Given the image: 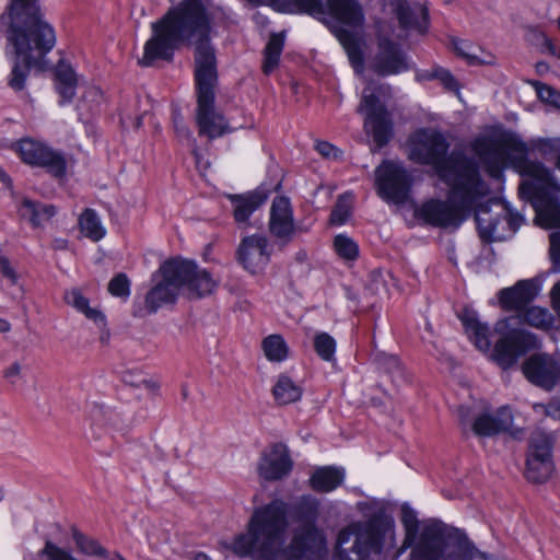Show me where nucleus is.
<instances>
[{
  "label": "nucleus",
  "mask_w": 560,
  "mask_h": 560,
  "mask_svg": "<svg viewBox=\"0 0 560 560\" xmlns=\"http://www.w3.org/2000/svg\"><path fill=\"white\" fill-rule=\"evenodd\" d=\"M173 5L151 24L152 36L144 45L139 63L171 60L182 45H195L197 94L214 92L218 79L214 48L210 44L211 21L202 0H173Z\"/></svg>",
  "instance_id": "f257e3e1"
},
{
  "label": "nucleus",
  "mask_w": 560,
  "mask_h": 560,
  "mask_svg": "<svg viewBox=\"0 0 560 560\" xmlns=\"http://www.w3.org/2000/svg\"><path fill=\"white\" fill-rule=\"evenodd\" d=\"M443 182L450 186L448 200L430 199L418 210L419 218L428 224L457 229L474 212L479 235L485 242L504 241L523 224V215L510 209L508 203L497 199L483 202L489 186L480 174Z\"/></svg>",
  "instance_id": "f03ea898"
},
{
  "label": "nucleus",
  "mask_w": 560,
  "mask_h": 560,
  "mask_svg": "<svg viewBox=\"0 0 560 560\" xmlns=\"http://www.w3.org/2000/svg\"><path fill=\"white\" fill-rule=\"evenodd\" d=\"M472 150L491 177L500 178L506 167L523 177L518 187L521 197L530 202L539 225L560 228V203L557 194L560 185L542 163L527 159V145L512 133L478 138Z\"/></svg>",
  "instance_id": "7ed1b4c3"
},
{
  "label": "nucleus",
  "mask_w": 560,
  "mask_h": 560,
  "mask_svg": "<svg viewBox=\"0 0 560 560\" xmlns=\"http://www.w3.org/2000/svg\"><path fill=\"white\" fill-rule=\"evenodd\" d=\"M9 16L8 47L14 55L9 85L21 91L30 69L39 66L55 47L56 33L44 20L38 0H11Z\"/></svg>",
  "instance_id": "20e7f679"
},
{
  "label": "nucleus",
  "mask_w": 560,
  "mask_h": 560,
  "mask_svg": "<svg viewBox=\"0 0 560 560\" xmlns=\"http://www.w3.org/2000/svg\"><path fill=\"white\" fill-rule=\"evenodd\" d=\"M359 511L364 521L343 527L337 538L332 560H372L396 547L395 521L385 508L376 502H360Z\"/></svg>",
  "instance_id": "39448f33"
},
{
  "label": "nucleus",
  "mask_w": 560,
  "mask_h": 560,
  "mask_svg": "<svg viewBox=\"0 0 560 560\" xmlns=\"http://www.w3.org/2000/svg\"><path fill=\"white\" fill-rule=\"evenodd\" d=\"M152 282L153 285L144 295L143 302L133 305V315L137 317L154 314L162 306L175 303L182 290L191 298H201L212 293L217 287L207 270L183 259L164 261L153 273Z\"/></svg>",
  "instance_id": "423d86ee"
},
{
  "label": "nucleus",
  "mask_w": 560,
  "mask_h": 560,
  "mask_svg": "<svg viewBox=\"0 0 560 560\" xmlns=\"http://www.w3.org/2000/svg\"><path fill=\"white\" fill-rule=\"evenodd\" d=\"M288 526L287 504L273 500L254 510L246 533L236 536L231 548L240 557L278 560L285 553Z\"/></svg>",
  "instance_id": "0eeeda50"
},
{
  "label": "nucleus",
  "mask_w": 560,
  "mask_h": 560,
  "mask_svg": "<svg viewBox=\"0 0 560 560\" xmlns=\"http://www.w3.org/2000/svg\"><path fill=\"white\" fill-rule=\"evenodd\" d=\"M450 142L434 129H421L411 138L409 158L420 164L432 166L441 180L480 174L477 163L462 150L448 154Z\"/></svg>",
  "instance_id": "6e6552de"
},
{
  "label": "nucleus",
  "mask_w": 560,
  "mask_h": 560,
  "mask_svg": "<svg viewBox=\"0 0 560 560\" xmlns=\"http://www.w3.org/2000/svg\"><path fill=\"white\" fill-rule=\"evenodd\" d=\"M416 560H491L479 551L459 529L438 520L419 522V539L413 547Z\"/></svg>",
  "instance_id": "1a4fd4ad"
},
{
  "label": "nucleus",
  "mask_w": 560,
  "mask_h": 560,
  "mask_svg": "<svg viewBox=\"0 0 560 560\" xmlns=\"http://www.w3.org/2000/svg\"><path fill=\"white\" fill-rule=\"evenodd\" d=\"M326 18L332 19L338 25L334 26V34L345 48L354 72L362 74L364 60L357 36L345 26L352 30L362 28L365 15L358 0H326Z\"/></svg>",
  "instance_id": "9d476101"
},
{
  "label": "nucleus",
  "mask_w": 560,
  "mask_h": 560,
  "mask_svg": "<svg viewBox=\"0 0 560 560\" xmlns=\"http://www.w3.org/2000/svg\"><path fill=\"white\" fill-rule=\"evenodd\" d=\"M375 91L376 88L372 84L364 89L359 112L366 114L364 127L369 132H372L376 145L382 148L392 138L393 125L388 112L381 103Z\"/></svg>",
  "instance_id": "9b49d317"
},
{
  "label": "nucleus",
  "mask_w": 560,
  "mask_h": 560,
  "mask_svg": "<svg viewBox=\"0 0 560 560\" xmlns=\"http://www.w3.org/2000/svg\"><path fill=\"white\" fill-rule=\"evenodd\" d=\"M376 183L383 199L397 205L408 199L411 177L400 164L383 162L376 168Z\"/></svg>",
  "instance_id": "f8f14e48"
},
{
  "label": "nucleus",
  "mask_w": 560,
  "mask_h": 560,
  "mask_svg": "<svg viewBox=\"0 0 560 560\" xmlns=\"http://www.w3.org/2000/svg\"><path fill=\"white\" fill-rule=\"evenodd\" d=\"M16 151L26 164L43 167L55 177L66 174L67 162L63 154L42 142L23 139L16 144Z\"/></svg>",
  "instance_id": "ddd939ff"
},
{
  "label": "nucleus",
  "mask_w": 560,
  "mask_h": 560,
  "mask_svg": "<svg viewBox=\"0 0 560 560\" xmlns=\"http://www.w3.org/2000/svg\"><path fill=\"white\" fill-rule=\"evenodd\" d=\"M537 348L536 337L523 329H512L504 334L494 346L492 359L503 370L513 366L518 358Z\"/></svg>",
  "instance_id": "4468645a"
},
{
  "label": "nucleus",
  "mask_w": 560,
  "mask_h": 560,
  "mask_svg": "<svg viewBox=\"0 0 560 560\" xmlns=\"http://www.w3.org/2000/svg\"><path fill=\"white\" fill-rule=\"evenodd\" d=\"M214 92L197 94L196 122L199 136L215 139L229 131L225 117L214 107Z\"/></svg>",
  "instance_id": "2eb2a0df"
},
{
  "label": "nucleus",
  "mask_w": 560,
  "mask_h": 560,
  "mask_svg": "<svg viewBox=\"0 0 560 560\" xmlns=\"http://www.w3.org/2000/svg\"><path fill=\"white\" fill-rule=\"evenodd\" d=\"M237 261L248 272L256 275L261 272L270 261L271 247L265 235L253 234L243 237L237 250Z\"/></svg>",
  "instance_id": "dca6fc26"
},
{
  "label": "nucleus",
  "mask_w": 560,
  "mask_h": 560,
  "mask_svg": "<svg viewBox=\"0 0 560 560\" xmlns=\"http://www.w3.org/2000/svg\"><path fill=\"white\" fill-rule=\"evenodd\" d=\"M326 552V540L317 526H296L289 553L299 560H319Z\"/></svg>",
  "instance_id": "f3484780"
},
{
  "label": "nucleus",
  "mask_w": 560,
  "mask_h": 560,
  "mask_svg": "<svg viewBox=\"0 0 560 560\" xmlns=\"http://www.w3.org/2000/svg\"><path fill=\"white\" fill-rule=\"evenodd\" d=\"M522 371L532 384L546 390H551L560 381V362L547 353L527 358Z\"/></svg>",
  "instance_id": "a211bd4d"
},
{
  "label": "nucleus",
  "mask_w": 560,
  "mask_h": 560,
  "mask_svg": "<svg viewBox=\"0 0 560 560\" xmlns=\"http://www.w3.org/2000/svg\"><path fill=\"white\" fill-rule=\"evenodd\" d=\"M371 68L376 74L388 77L408 70V62L398 44L382 37L378 39L377 52L371 62Z\"/></svg>",
  "instance_id": "6ab92c4d"
},
{
  "label": "nucleus",
  "mask_w": 560,
  "mask_h": 560,
  "mask_svg": "<svg viewBox=\"0 0 560 560\" xmlns=\"http://www.w3.org/2000/svg\"><path fill=\"white\" fill-rule=\"evenodd\" d=\"M269 231L282 244L291 242L295 234L293 211L290 200L285 197L273 199L270 208Z\"/></svg>",
  "instance_id": "aec40b11"
},
{
  "label": "nucleus",
  "mask_w": 560,
  "mask_h": 560,
  "mask_svg": "<svg viewBox=\"0 0 560 560\" xmlns=\"http://www.w3.org/2000/svg\"><path fill=\"white\" fill-rule=\"evenodd\" d=\"M292 469V460L288 448L282 443H276L269 451L262 453L258 464V472L266 480H279Z\"/></svg>",
  "instance_id": "412c9836"
},
{
  "label": "nucleus",
  "mask_w": 560,
  "mask_h": 560,
  "mask_svg": "<svg viewBox=\"0 0 560 560\" xmlns=\"http://www.w3.org/2000/svg\"><path fill=\"white\" fill-rule=\"evenodd\" d=\"M513 424V415L508 406L497 410L494 415L482 413L478 416L472 423V431L478 436H493L511 429Z\"/></svg>",
  "instance_id": "4be33fe9"
},
{
  "label": "nucleus",
  "mask_w": 560,
  "mask_h": 560,
  "mask_svg": "<svg viewBox=\"0 0 560 560\" xmlns=\"http://www.w3.org/2000/svg\"><path fill=\"white\" fill-rule=\"evenodd\" d=\"M395 14L402 30L423 34L428 28V10L419 2L398 0Z\"/></svg>",
  "instance_id": "5701e85b"
},
{
  "label": "nucleus",
  "mask_w": 560,
  "mask_h": 560,
  "mask_svg": "<svg viewBox=\"0 0 560 560\" xmlns=\"http://www.w3.org/2000/svg\"><path fill=\"white\" fill-rule=\"evenodd\" d=\"M536 296V288L532 281L522 280L514 287L500 291V303L508 310L525 311Z\"/></svg>",
  "instance_id": "b1692460"
},
{
  "label": "nucleus",
  "mask_w": 560,
  "mask_h": 560,
  "mask_svg": "<svg viewBox=\"0 0 560 560\" xmlns=\"http://www.w3.org/2000/svg\"><path fill=\"white\" fill-rule=\"evenodd\" d=\"M345 476L343 468L335 466L317 467L311 475L310 486L316 492H331L342 485Z\"/></svg>",
  "instance_id": "393cba45"
},
{
  "label": "nucleus",
  "mask_w": 560,
  "mask_h": 560,
  "mask_svg": "<svg viewBox=\"0 0 560 560\" xmlns=\"http://www.w3.org/2000/svg\"><path fill=\"white\" fill-rule=\"evenodd\" d=\"M400 521L405 536L401 546L395 551L394 559L397 560L408 548H411L409 560H416L413 558V547L419 539V520L417 513L412 509L404 506Z\"/></svg>",
  "instance_id": "a878e982"
},
{
  "label": "nucleus",
  "mask_w": 560,
  "mask_h": 560,
  "mask_svg": "<svg viewBox=\"0 0 560 560\" xmlns=\"http://www.w3.org/2000/svg\"><path fill=\"white\" fill-rule=\"evenodd\" d=\"M18 211L20 217L27 220L34 228L43 225L56 214V208L52 205L28 198H23Z\"/></svg>",
  "instance_id": "bb28decb"
},
{
  "label": "nucleus",
  "mask_w": 560,
  "mask_h": 560,
  "mask_svg": "<svg viewBox=\"0 0 560 560\" xmlns=\"http://www.w3.org/2000/svg\"><path fill=\"white\" fill-rule=\"evenodd\" d=\"M231 200L235 221L245 223L252 213L267 200V195L264 191L256 190L246 195L233 196Z\"/></svg>",
  "instance_id": "cd10ccee"
},
{
  "label": "nucleus",
  "mask_w": 560,
  "mask_h": 560,
  "mask_svg": "<svg viewBox=\"0 0 560 560\" xmlns=\"http://www.w3.org/2000/svg\"><path fill=\"white\" fill-rule=\"evenodd\" d=\"M54 75L56 90L62 100L61 104L71 102L78 84L74 70L68 62L60 60L55 68Z\"/></svg>",
  "instance_id": "c85d7f7f"
},
{
  "label": "nucleus",
  "mask_w": 560,
  "mask_h": 560,
  "mask_svg": "<svg viewBox=\"0 0 560 560\" xmlns=\"http://www.w3.org/2000/svg\"><path fill=\"white\" fill-rule=\"evenodd\" d=\"M553 459L549 457L527 456L525 476L533 483H544L552 475Z\"/></svg>",
  "instance_id": "c756f323"
},
{
  "label": "nucleus",
  "mask_w": 560,
  "mask_h": 560,
  "mask_svg": "<svg viewBox=\"0 0 560 560\" xmlns=\"http://www.w3.org/2000/svg\"><path fill=\"white\" fill-rule=\"evenodd\" d=\"M462 323L469 339L481 351L490 349L489 327L480 323L472 314L462 316Z\"/></svg>",
  "instance_id": "7c9ffc66"
},
{
  "label": "nucleus",
  "mask_w": 560,
  "mask_h": 560,
  "mask_svg": "<svg viewBox=\"0 0 560 560\" xmlns=\"http://www.w3.org/2000/svg\"><path fill=\"white\" fill-rule=\"evenodd\" d=\"M71 536L79 552L84 556L102 560L107 556V549L95 538L80 532L75 526L71 527Z\"/></svg>",
  "instance_id": "2f4dec72"
},
{
  "label": "nucleus",
  "mask_w": 560,
  "mask_h": 560,
  "mask_svg": "<svg viewBox=\"0 0 560 560\" xmlns=\"http://www.w3.org/2000/svg\"><path fill=\"white\" fill-rule=\"evenodd\" d=\"M275 399L281 405H288L300 400L303 389L289 376L280 375L272 389Z\"/></svg>",
  "instance_id": "473e14b6"
},
{
  "label": "nucleus",
  "mask_w": 560,
  "mask_h": 560,
  "mask_svg": "<svg viewBox=\"0 0 560 560\" xmlns=\"http://www.w3.org/2000/svg\"><path fill=\"white\" fill-rule=\"evenodd\" d=\"M556 436L553 433L535 430L529 438L527 456L552 458V447Z\"/></svg>",
  "instance_id": "72a5a7b5"
},
{
  "label": "nucleus",
  "mask_w": 560,
  "mask_h": 560,
  "mask_svg": "<svg viewBox=\"0 0 560 560\" xmlns=\"http://www.w3.org/2000/svg\"><path fill=\"white\" fill-rule=\"evenodd\" d=\"M81 232L93 242H97L105 236L106 230L102 225L100 217L93 209H85L79 218Z\"/></svg>",
  "instance_id": "f704fd0d"
},
{
  "label": "nucleus",
  "mask_w": 560,
  "mask_h": 560,
  "mask_svg": "<svg viewBox=\"0 0 560 560\" xmlns=\"http://www.w3.org/2000/svg\"><path fill=\"white\" fill-rule=\"evenodd\" d=\"M451 44L456 55L462 57L469 66L492 65L494 62L491 55H488L487 58H480L475 52L476 47L468 40L452 38Z\"/></svg>",
  "instance_id": "c9c22d12"
},
{
  "label": "nucleus",
  "mask_w": 560,
  "mask_h": 560,
  "mask_svg": "<svg viewBox=\"0 0 560 560\" xmlns=\"http://www.w3.org/2000/svg\"><path fill=\"white\" fill-rule=\"evenodd\" d=\"M65 300L69 305L83 313L89 319H92L97 324H104V315L100 311L89 306V300L83 296L79 289H72L66 292Z\"/></svg>",
  "instance_id": "e433bc0d"
},
{
  "label": "nucleus",
  "mask_w": 560,
  "mask_h": 560,
  "mask_svg": "<svg viewBox=\"0 0 560 560\" xmlns=\"http://www.w3.org/2000/svg\"><path fill=\"white\" fill-rule=\"evenodd\" d=\"M298 526H316L319 502L313 497H303L296 508Z\"/></svg>",
  "instance_id": "4c0bfd02"
},
{
  "label": "nucleus",
  "mask_w": 560,
  "mask_h": 560,
  "mask_svg": "<svg viewBox=\"0 0 560 560\" xmlns=\"http://www.w3.org/2000/svg\"><path fill=\"white\" fill-rule=\"evenodd\" d=\"M284 45L282 34H272L265 48L264 72H272L279 63L280 55Z\"/></svg>",
  "instance_id": "58836bf2"
},
{
  "label": "nucleus",
  "mask_w": 560,
  "mask_h": 560,
  "mask_svg": "<svg viewBox=\"0 0 560 560\" xmlns=\"http://www.w3.org/2000/svg\"><path fill=\"white\" fill-rule=\"evenodd\" d=\"M265 355L270 361L280 362L288 357V347L280 335H270L262 341Z\"/></svg>",
  "instance_id": "ea45409f"
},
{
  "label": "nucleus",
  "mask_w": 560,
  "mask_h": 560,
  "mask_svg": "<svg viewBox=\"0 0 560 560\" xmlns=\"http://www.w3.org/2000/svg\"><path fill=\"white\" fill-rule=\"evenodd\" d=\"M372 360L380 370L389 374L392 377L402 376V368L396 355L375 350L372 352Z\"/></svg>",
  "instance_id": "a19ab883"
},
{
  "label": "nucleus",
  "mask_w": 560,
  "mask_h": 560,
  "mask_svg": "<svg viewBox=\"0 0 560 560\" xmlns=\"http://www.w3.org/2000/svg\"><path fill=\"white\" fill-rule=\"evenodd\" d=\"M314 349L320 359L331 361L335 358L336 341L329 334L318 332L314 337Z\"/></svg>",
  "instance_id": "79ce46f5"
},
{
  "label": "nucleus",
  "mask_w": 560,
  "mask_h": 560,
  "mask_svg": "<svg viewBox=\"0 0 560 560\" xmlns=\"http://www.w3.org/2000/svg\"><path fill=\"white\" fill-rule=\"evenodd\" d=\"M34 560H78L70 551L57 546L50 540L45 542Z\"/></svg>",
  "instance_id": "37998d69"
},
{
  "label": "nucleus",
  "mask_w": 560,
  "mask_h": 560,
  "mask_svg": "<svg viewBox=\"0 0 560 560\" xmlns=\"http://www.w3.org/2000/svg\"><path fill=\"white\" fill-rule=\"evenodd\" d=\"M334 246L337 254L347 260H354L359 256V246L350 237L339 234L334 240Z\"/></svg>",
  "instance_id": "c03bdc74"
},
{
  "label": "nucleus",
  "mask_w": 560,
  "mask_h": 560,
  "mask_svg": "<svg viewBox=\"0 0 560 560\" xmlns=\"http://www.w3.org/2000/svg\"><path fill=\"white\" fill-rule=\"evenodd\" d=\"M425 78L429 80H438L450 92H459V83L455 77L445 68L434 67L427 72Z\"/></svg>",
  "instance_id": "a18cd8bd"
},
{
  "label": "nucleus",
  "mask_w": 560,
  "mask_h": 560,
  "mask_svg": "<svg viewBox=\"0 0 560 560\" xmlns=\"http://www.w3.org/2000/svg\"><path fill=\"white\" fill-rule=\"evenodd\" d=\"M351 214V198L342 195L338 198L331 213L330 222L336 225L343 224Z\"/></svg>",
  "instance_id": "49530a36"
},
{
  "label": "nucleus",
  "mask_w": 560,
  "mask_h": 560,
  "mask_svg": "<svg viewBox=\"0 0 560 560\" xmlns=\"http://www.w3.org/2000/svg\"><path fill=\"white\" fill-rule=\"evenodd\" d=\"M300 11L307 13L320 21L326 20L327 3L324 4L322 0H295Z\"/></svg>",
  "instance_id": "de8ad7c7"
},
{
  "label": "nucleus",
  "mask_w": 560,
  "mask_h": 560,
  "mask_svg": "<svg viewBox=\"0 0 560 560\" xmlns=\"http://www.w3.org/2000/svg\"><path fill=\"white\" fill-rule=\"evenodd\" d=\"M108 292L117 298L127 299L130 295V281L125 273L116 275L108 283Z\"/></svg>",
  "instance_id": "09e8293b"
},
{
  "label": "nucleus",
  "mask_w": 560,
  "mask_h": 560,
  "mask_svg": "<svg viewBox=\"0 0 560 560\" xmlns=\"http://www.w3.org/2000/svg\"><path fill=\"white\" fill-rule=\"evenodd\" d=\"M535 149L546 159L557 158L560 154V138L539 139Z\"/></svg>",
  "instance_id": "8fccbe9b"
},
{
  "label": "nucleus",
  "mask_w": 560,
  "mask_h": 560,
  "mask_svg": "<svg viewBox=\"0 0 560 560\" xmlns=\"http://www.w3.org/2000/svg\"><path fill=\"white\" fill-rule=\"evenodd\" d=\"M526 322L535 327H545L550 323V314L540 307L532 306L525 308Z\"/></svg>",
  "instance_id": "3c124183"
},
{
  "label": "nucleus",
  "mask_w": 560,
  "mask_h": 560,
  "mask_svg": "<svg viewBox=\"0 0 560 560\" xmlns=\"http://www.w3.org/2000/svg\"><path fill=\"white\" fill-rule=\"evenodd\" d=\"M535 90L539 100L560 108V93L557 90L539 82L535 83Z\"/></svg>",
  "instance_id": "603ef678"
},
{
  "label": "nucleus",
  "mask_w": 560,
  "mask_h": 560,
  "mask_svg": "<svg viewBox=\"0 0 560 560\" xmlns=\"http://www.w3.org/2000/svg\"><path fill=\"white\" fill-rule=\"evenodd\" d=\"M316 151L324 158L338 159L340 151L327 141H318L315 145Z\"/></svg>",
  "instance_id": "864d4df0"
},
{
  "label": "nucleus",
  "mask_w": 560,
  "mask_h": 560,
  "mask_svg": "<svg viewBox=\"0 0 560 560\" xmlns=\"http://www.w3.org/2000/svg\"><path fill=\"white\" fill-rule=\"evenodd\" d=\"M550 255L553 264L560 268V231L550 234Z\"/></svg>",
  "instance_id": "5fc2aeb1"
},
{
  "label": "nucleus",
  "mask_w": 560,
  "mask_h": 560,
  "mask_svg": "<svg viewBox=\"0 0 560 560\" xmlns=\"http://www.w3.org/2000/svg\"><path fill=\"white\" fill-rule=\"evenodd\" d=\"M173 124L177 136L187 138L190 136L188 127L184 124L178 108H173Z\"/></svg>",
  "instance_id": "6e6d98bb"
},
{
  "label": "nucleus",
  "mask_w": 560,
  "mask_h": 560,
  "mask_svg": "<svg viewBox=\"0 0 560 560\" xmlns=\"http://www.w3.org/2000/svg\"><path fill=\"white\" fill-rule=\"evenodd\" d=\"M535 408H540L546 416L560 420V398L553 399L547 405H536Z\"/></svg>",
  "instance_id": "4d7b16f0"
},
{
  "label": "nucleus",
  "mask_w": 560,
  "mask_h": 560,
  "mask_svg": "<svg viewBox=\"0 0 560 560\" xmlns=\"http://www.w3.org/2000/svg\"><path fill=\"white\" fill-rule=\"evenodd\" d=\"M0 272L8 278L12 284L16 283L18 276L7 258L0 257Z\"/></svg>",
  "instance_id": "13d9d810"
},
{
  "label": "nucleus",
  "mask_w": 560,
  "mask_h": 560,
  "mask_svg": "<svg viewBox=\"0 0 560 560\" xmlns=\"http://www.w3.org/2000/svg\"><path fill=\"white\" fill-rule=\"evenodd\" d=\"M22 371V366L19 362H13L5 371L3 372V376L14 382V378L19 377Z\"/></svg>",
  "instance_id": "bf43d9fd"
},
{
  "label": "nucleus",
  "mask_w": 560,
  "mask_h": 560,
  "mask_svg": "<svg viewBox=\"0 0 560 560\" xmlns=\"http://www.w3.org/2000/svg\"><path fill=\"white\" fill-rule=\"evenodd\" d=\"M552 302L556 311L560 315V281L555 283L551 290Z\"/></svg>",
  "instance_id": "052dcab7"
},
{
  "label": "nucleus",
  "mask_w": 560,
  "mask_h": 560,
  "mask_svg": "<svg viewBox=\"0 0 560 560\" xmlns=\"http://www.w3.org/2000/svg\"><path fill=\"white\" fill-rule=\"evenodd\" d=\"M102 560H127L121 556L118 551H107V556H105Z\"/></svg>",
  "instance_id": "680f3d73"
},
{
  "label": "nucleus",
  "mask_w": 560,
  "mask_h": 560,
  "mask_svg": "<svg viewBox=\"0 0 560 560\" xmlns=\"http://www.w3.org/2000/svg\"><path fill=\"white\" fill-rule=\"evenodd\" d=\"M11 328V325L8 320L0 318V332H7Z\"/></svg>",
  "instance_id": "e2e57ef3"
},
{
  "label": "nucleus",
  "mask_w": 560,
  "mask_h": 560,
  "mask_svg": "<svg viewBox=\"0 0 560 560\" xmlns=\"http://www.w3.org/2000/svg\"><path fill=\"white\" fill-rule=\"evenodd\" d=\"M0 179L3 184H5L7 186H10L11 185V178L8 174L1 172L0 173Z\"/></svg>",
  "instance_id": "0e129e2a"
},
{
  "label": "nucleus",
  "mask_w": 560,
  "mask_h": 560,
  "mask_svg": "<svg viewBox=\"0 0 560 560\" xmlns=\"http://www.w3.org/2000/svg\"><path fill=\"white\" fill-rule=\"evenodd\" d=\"M508 326V320H502L497 324V330L501 331Z\"/></svg>",
  "instance_id": "69168bd1"
},
{
  "label": "nucleus",
  "mask_w": 560,
  "mask_h": 560,
  "mask_svg": "<svg viewBox=\"0 0 560 560\" xmlns=\"http://www.w3.org/2000/svg\"><path fill=\"white\" fill-rule=\"evenodd\" d=\"M466 411H467V409L465 407H459V409H458V413H459L460 420L463 422H464L465 417H466Z\"/></svg>",
  "instance_id": "338daca9"
},
{
  "label": "nucleus",
  "mask_w": 560,
  "mask_h": 560,
  "mask_svg": "<svg viewBox=\"0 0 560 560\" xmlns=\"http://www.w3.org/2000/svg\"><path fill=\"white\" fill-rule=\"evenodd\" d=\"M195 560H210V558L205 553H198L195 556Z\"/></svg>",
  "instance_id": "774afa93"
}]
</instances>
